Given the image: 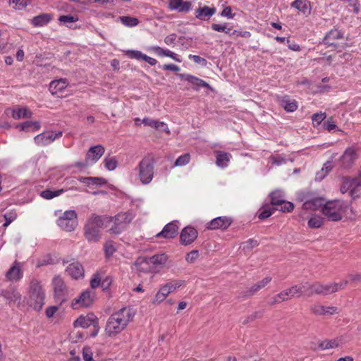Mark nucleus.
<instances>
[{"label":"nucleus","instance_id":"obj_13","mask_svg":"<svg viewBox=\"0 0 361 361\" xmlns=\"http://www.w3.org/2000/svg\"><path fill=\"white\" fill-rule=\"evenodd\" d=\"M62 135L63 132L61 130L56 132H46L36 135L34 140L37 145L40 146H45L51 144L55 140L61 137Z\"/></svg>","mask_w":361,"mask_h":361},{"label":"nucleus","instance_id":"obj_37","mask_svg":"<svg viewBox=\"0 0 361 361\" xmlns=\"http://www.w3.org/2000/svg\"><path fill=\"white\" fill-rule=\"evenodd\" d=\"M356 188L355 178L352 179L350 178H343L341 186V192L342 193H345L348 190H350V192H353Z\"/></svg>","mask_w":361,"mask_h":361},{"label":"nucleus","instance_id":"obj_64","mask_svg":"<svg viewBox=\"0 0 361 361\" xmlns=\"http://www.w3.org/2000/svg\"><path fill=\"white\" fill-rule=\"evenodd\" d=\"M101 282V277L99 274H94L92 278L90 280V286L92 288L94 289L99 287Z\"/></svg>","mask_w":361,"mask_h":361},{"label":"nucleus","instance_id":"obj_56","mask_svg":"<svg viewBox=\"0 0 361 361\" xmlns=\"http://www.w3.org/2000/svg\"><path fill=\"white\" fill-rule=\"evenodd\" d=\"M126 55L130 59H135L137 60H140L143 59L144 54H142L140 51L137 50H128L126 52Z\"/></svg>","mask_w":361,"mask_h":361},{"label":"nucleus","instance_id":"obj_20","mask_svg":"<svg viewBox=\"0 0 361 361\" xmlns=\"http://www.w3.org/2000/svg\"><path fill=\"white\" fill-rule=\"evenodd\" d=\"M178 226L176 221L167 224L162 231L156 235V237H163L166 239L173 238L178 234Z\"/></svg>","mask_w":361,"mask_h":361},{"label":"nucleus","instance_id":"obj_5","mask_svg":"<svg viewBox=\"0 0 361 361\" xmlns=\"http://www.w3.org/2000/svg\"><path fill=\"white\" fill-rule=\"evenodd\" d=\"M142 184L150 183L154 178V161L149 156L145 157L134 169Z\"/></svg>","mask_w":361,"mask_h":361},{"label":"nucleus","instance_id":"obj_44","mask_svg":"<svg viewBox=\"0 0 361 361\" xmlns=\"http://www.w3.org/2000/svg\"><path fill=\"white\" fill-rule=\"evenodd\" d=\"M104 164L105 168L108 171H114L117 167L118 161L115 157H106L104 159Z\"/></svg>","mask_w":361,"mask_h":361},{"label":"nucleus","instance_id":"obj_48","mask_svg":"<svg viewBox=\"0 0 361 361\" xmlns=\"http://www.w3.org/2000/svg\"><path fill=\"white\" fill-rule=\"evenodd\" d=\"M226 25H227V23H224L223 25L213 23L211 25V27L214 31L224 32L226 34L232 35H231V33L233 32L232 29L231 27H227Z\"/></svg>","mask_w":361,"mask_h":361},{"label":"nucleus","instance_id":"obj_53","mask_svg":"<svg viewBox=\"0 0 361 361\" xmlns=\"http://www.w3.org/2000/svg\"><path fill=\"white\" fill-rule=\"evenodd\" d=\"M326 118L325 113H317L312 115V120L314 126H319Z\"/></svg>","mask_w":361,"mask_h":361},{"label":"nucleus","instance_id":"obj_52","mask_svg":"<svg viewBox=\"0 0 361 361\" xmlns=\"http://www.w3.org/2000/svg\"><path fill=\"white\" fill-rule=\"evenodd\" d=\"M190 160V156L189 154H184L180 156L175 162V166H183L189 163Z\"/></svg>","mask_w":361,"mask_h":361},{"label":"nucleus","instance_id":"obj_19","mask_svg":"<svg viewBox=\"0 0 361 361\" xmlns=\"http://www.w3.org/2000/svg\"><path fill=\"white\" fill-rule=\"evenodd\" d=\"M169 8L179 13H186L192 9V3L183 0H169Z\"/></svg>","mask_w":361,"mask_h":361},{"label":"nucleus","instance_id":"obj_14","mask_svg":"<svg viewBox=\"0 0 361 361\" xmlns=\"http://www.w3.org/2000/svg\"><path fill=\"white\" fill-rule=\"evenodd\" d=\"M357 159V154L356 149L353 147H348L339 158L340 167L350 169Z\"/></svg>","mask_w":361,"mask_h":361},{"label":"nucleus","instance_id":"obj_41","mask_svg":"<svg viewBox=\"0 0 361 361\" xmlns=\"http://www.w3.org/2000/svg\"><path fill=\"white\" fill-rule=\"evenodd\" d=\"M63 189L56 190H51L49 189L44 190L40 192V196L46 200H51L54 197H58L64 192Z\"/></svg>","mask_w":361,"mask_h":361},{"label":"nucleus","instance_id":"obj_36","mask_svg":"<svg viewBox=\"0 0 361 361\" xmlns=\"http://www.w3.org/2000/svg\"><path fill=\"white\" fill-rule=\"evenodd\" d=\"M68 85L66 79H60L58 80L51 81L50 83V90L52 94H56L57 92H61L64 90Z\"/></svg>","mask_w":361,"mask_h":361},{"label":"nucleus","instance_id":"obj_8","mask_svg":"<svg viewBox=\"0 0 361 361\" xmlns=\"http://www.w3.org/2000/svg\"><path fill=\"white\" fill-rule=\"evenodd\" d=\"M57 225L63 231L71 232L78 226V215L75 210H67L59 217Z\"/></svg>","mask_w":361,"mask_h":361},{"label":"nucleus","instance_id":"obj_6","mask_svg":"<svg viewBox=\"0 0 361 361\" xmlns=\"http://www.w3.org/2000/svg\"><path fill=\"white\" fill-rule=\"evenodd\" d=\"M45 293L40 282L33 279L29 288L28 305L36 311H39L44 305Z\"/></svg>","mask_w":361,"mask_h":361},{"label":"nucleus","instance_id":"obj_51","mask_svg":"<svg viewBox=\"0 0 361 361\" xmlns=\"http://www.w3.org/2000/svg\"><path fill=\"white\" fill-rule=\"evenodd\" d=\"M78 20V18L77 17L71 15L60 16L59 18V21L67 26H68L69 23H75Z\"/></svg>","mask_w":361,"mask_h":361},{"label":"nucleus","instance_id":"obj_10","mask_svg":"<svg viewBox=\"0 0 361 361\" xmlns=\"http://www.w3.org/2000/svg\"><path fill=\"white\" fill-rule=\"evenodd\" d=\"M52 284L54 286L55 299L62 303L66 300L68 295V289L63 281V279L57 276L53 279Z\"/></svg>","mask_w":361,"mask_h":361},{"label":"nucleus","instance_id":"obj_40","mask_svg":"<svg viewBox=\"0 0 361 361\" xmlns=\"http://www.w3.org/2000/svg\"><path fill=\"white\" fill-rule=\"evenodd\" d=\"M339 345V341L336 339L324 340L319 343V348L321 350H328L336 348Z\"/></svg>","mask_w":361,"mask_h":361},{"label":"nucleus","instance_id":"obj_15","mask_svg":"<svg viewBox=\"0 0 361 361\" xmlns=\"http://www.w3.org/2000/svg\"><path fill=\"white\" fill-rule=\"evenodd\" d=\"M94 298V293L92 290H87L82 292L78 298H75L72 302V307L75 309L80 307H90Z\"/></svg>","mask_w":361,"mask_h":361},{"label":"nucleus","instance_id":"obj_4","mask_svg":"<svg viewBox=\"0 0 361 361\" xmlns=\"http://www.w3.org/2000/svg\"><path fill=\"white\" fill-rule=\"evenodd\" d=\"M348 209L352 212L346 202L336 200L326 202L322 208V213L329 221H338L341 220Z\"/></svg>","mask_w":361,"mask_h":361},{"label":"nucleus","instance_id":"obj_34","mask_svg":"<svg viewBox=\"0 0 361 361\" xmlns=\"http://www.w3.org/2000/svg\"><path fill=\"white\" fill-rule=\"evenodd\" d=\"M23 277V273L20 267L16 264L6 272V278L11 281H18Z\"/></svg>","mask_w":361,"mask_h":361},{"label":"nucleus","instance_id":"obj_45","mask_svg":"<svg viewBox=\"0 0 361 361\" xmlns=\"http://www.w3.org/2000/svg\"><path fill=\"white\" fill-rule=\"evenodd\" d=\"M104 250L106 257L109 258L116 251V249L114 247L113 242L109 240L105 242L104 245Z\"/></svg>","mask_w":361,"mask_h":361},{"label":"nucleus","instance_id":"obj_28","mask_svg":"<svg viewBox=\"0 0 361 361\" xmlns=\"http://www.w3.org/2000/svg\"><path fill=\"white\" fill-rule=\"evenodd\" d=\"M216 11L214 7L210 8L207 6H204L195 10V16L197 19L206 20L209 19L216 13Z\"/></svg>","mask_w":361,"mask_h":361},{"label":"nucleus","instance_id":"obj_1","mask_svg":"<svg viewBox=\"0 0 361 361\" xmlns=\"http://www.w3.org/2000/svg\"><path fill=\"white\" fill-rule=\"evenodd\" d=\"M135 316L130 307H124L113 313L108 319L105 326L106 334L114 337L123 331Z\"/></svg>","mask_w":361,"mask_h":361},{"label":"nucleus","instance_id":"obj_9","mask_svg":"<svg viewBox=\"0 0 361 361\" xmlns=\"http://www.w3.org/2000/svg\"><path fill=\"white\" fill-rule=\"evenodd\" d=\"M110 219L114 224L110 228V231L115 234H119L131 222L133 216L130 213H119L114 217H111Z\"/></svg>","mask_w":361,"mask_h":361},{"label":"nucleus","instance_id":"obj_25","mask_svg":"<svg viewBox=\"0 0 361 361\" xmlns=\"http://www.w3.org/2000/svg\"><path fill=\"white\" fill-rule=\"evenodd\" d=\"M291 7L298 10L305 16L310 15L312 11L311 4L308 0H295L291 3Z\"/></svg>","mask_w":361,"mask_h":361},{"label":"nucleus","instance_id":"obj_22","mask_svg":"<svg viewBox=\"0 0 361 361\" xmlns=\"http://www.w3.org/2000/svg\"><path fill=\"white\" fill-rule=\"evenodd\" d=\"M279 104L287 112H293L298 109V102L289 96L285 95L278 99Z\"/></svg>","mask_w":361,"mask_h":361},{"label":"nucleus","instance_id":"obj_35","mask_svg":"<svg viewBox=\"0 0 361 361\" xmlns=\"http://www.w3.org/2000/svg\"><path fill=\"white\" fill-rule=\"evenodd\" d=\"M271 198V204L274 208L279 207L285 201L284 194L281 190H277L269 195Z\"/></svg>","mask_w":361,"mask_h":361},{"label":"nucleus","instance_id":"obj_7","mask_svg":"<svg viewBox=\"0 0 361 361\" xmlns=\"http://www.w3.org/2000/svg\"><path fill=\"white\" fill-rule=\"evenodd\" d=\"M104 152L105 149L101 145L92 146L87 152L85 160L75 162L74 166L83 169L92 166L99 161Z\"/></svg>","mask_w":361,"mask_h":361},{"label":"nucleus","instance_id":"obj_57","mask_svg":"<svg viewBox=\"0 0 361 361\" xmlns=\"http://www.w3.org/2000/svg\"><path fill=\"white\" fill-rule=\"evenodd\" d=\"M199 252L197 250H193L188 252L185 256V260L188 263H194L196 259L199 257Z\"/></svg>","mask_w":361,"mask_h":361},{"label":"nucleus","instance_id":"obj_42","mask_svg":"<svg viewBox=\"0 0 361 361\" xmlns=\"http://www.w3.org/2000/svg\"><path fill=\"white\" fill-rule=\"evenodd\" d=\"M119 20L126 27H135L138 25L139 20L137 18L132 17V16H120Z\"/></svg>","mask_w":361,"mask_h":361},{"label":"nucleus","instance_id":"obj_63","mask_svg":"<svg viewBox=\"0 0 361 361\" xmlns=\"http://www.w3.org/2000/svg\"><path fill=\"white\" fill-rule=\"evenodd\" d=\"M10 3L14 4L18 9L25 8L30 3V0H10Z\"/></svg>","mask_w":361,"mask_h":361},{"label":"nucleus","instance_id":"obj_32","mask_svg":"<svg viewBox=\"0 0 361 361\" xmlns=\"http://www.w3.org/2000/svg\"><path fill=\"white\" fill-rule=\"evenodd\" d=\"M79 180L87 186L104 185L107 183L106 180L102 177H81Z\"/></svg>","mask_w":361,"mask_h":361},{"label":"nucleus","instance_id":"obj_46","mask_svg":"<svg viewBox=\"0 0 361 361\" xmlns=\"http://www.w3.org/2000/svg\"><path fill=\"white\" fill-rule=\"evenodd\" d=\"M332 168L333 166L331 162L327 161L325 163L324 167L322 169V171L317 173L316 179H323L327 175V173L332 170Z\"/></svg>","mask_w":361,"mask_h":361},{"label":"nucleus","instance_id":"obj_43","mask_svg":"<svg viewBox=\"0 0 361 361\" xmlns=\"http://www.w3.org/2000/svg\"><path fill=\"white\" fill-rule=\"evenodd\" d=\"M323 223L322 217L314 215L308 220L307 225L311 228H318L323 225Z\"/></svg>","mask_w":361,"mask_h":361},{"label":"nucleus","instance_id":"obj_60","mask_svg":"<svg viewBox=\"0 0 361 361\" xmlns=\"http://www.w3.org/2000/svg\"><path fill=\"white\" fill-rule=\"evenodd\" d=\"M349 282H350V281L348 279L340 283H331L333 292L336 293L340 289H343Z\"/></svg>","mask_w":361,"mask_h":361},{"label":"nucleus","instance_id":"obj_59","mask_svg":"<svg viewBox=\"0 0 361 361\" xmlns=\"http://www.w3.org/2000/svg\"><path fill=\"white\" fill-rule=\"evenodd\" d=\"M92 352L90 347L85 346L82 349V357L85 361H94L92 357Z\"/></svg>","mask_w":361,"mask_h":361},{"label":"nucleus","instance_id":"obj_47","mask_svg":"<svg viewBox=\"0 0 361 361\" xmlns=\"http://www.w3.org/2000/svg\"><path fill=\"white\" fill-rule=\"evenodd\" d=\"M263 314H264L263 310H259V311H255V312H252L251 314L247 316L244 319V321L243 322V324L245 325V324H248L249 322H252L255 321L257 319L262 318Z\"/></svg>","mask_w":361,"mask_h":361},{"label":"nucleus","instance_id":"obj_33","mask_svg":"<svg viewBox=\"0 0 361 361\" xmlns=\"http://www.w3.org/2000/svg\"><path fill=\"white\" fill-rule=\"evenodd\" d=\"M51 20V16L49 13H42L35 16L32 19V24L35 27H42L48 24Z\"/></svg>","mask_w":361,"mask_h":361},{"label":"nucleus","instance_id":"obj_50","mask_svg":"<svg viewBox=\"0 0 361 361\" xmlns=\"http://www.w3.org/2000/svg\"><path fill=\"white\" fill-rule=\"evenodd\" d=\"M33 126L35 129L38 130L40 127L39 124L37 122H32V121H25L22 123L18 124L17 128L20 130H26L30 127Z\"/></svg>","mask_w":361,"mask_h":361},{"label":"nucleus","instance_id":"obj_49","mask_svg":"<svg viewBox=\"0 0 361 361\" xmlns=\"http://www.w3.org/2000/svg\"><path fill=\"white\" fill-rule=\"evenodd\" d=\"M294 209V204L289 201L285 200L279 207L274 208L275 210H279L282 212H290Z\"/></svg>","mask_w":361,"mask_h":361},{"label":"nucleus","instance_id":"obj_30","mask_svg":"<svg viewBox=\"0 0 361 361\" xmlns=\"http://www.w3.org/2000/svg\"><path fill=\"white\" fill-rule=\"evenodd\" d=\"M308 288V285L307 283L301 285H295L290 287V288L286 289L288 297L294 298V297H300L304 294L306 295V290Z\"/></svg>","mask_w":361,"mask_h":361},{"label":"nucleus","instance_id":"obj_26","mask_svg":"<svg viewBox=\"0 0 361 361\" xmlns=\"http://www.w3.org/2000/svg\"><path fill=\"white\" fill-rule=\"evenodd\" d=\"M66 273L75 279H78L84 274L83 267L79 262H73L66 269Z\"/></svg>","mask_w":361,"mask_h":361},{"label":"nucleus","instance_id":"obj_11","mask_svg":"<svg viewBox=\"0 0 361 361\" xmlns=\"http://www.w3.org/2000/svg\"><path fill=\"white\" fill-rule=\"evenodd\" d=\"M168 259V256L164 253L154 255L149 258L138 259L135 264L139 271H144L145 269L141 267L143 264H152L154 265H163Z\"/></svg>","mask_w":361,"mask_h":361},{"label":"nucleus","instance_id":"obj_61","mask_svg":"<svg viewBox=\"0 0 361 361\" xmlns=\"http://www.w3.org/2000/svg\"><path fill=\"white\" fill-rule=\"evenodd\" d=\"M188 57L190 59L193 60L194 62L201 65L202 66H206L207 64V61L200 56L190 54Z\"/></svg>","mask_w":361,"mask_h":361},{"label":"nucleus","instance_id":"obj_38","mask_svg":"<svg viewBox=\"0 0 361 361\" xmlns=\"http://www.w3.org/2000/svg\"><path fill=\"white\" fill-rule=\"evenodd\" d=\"M288 295L286 290H284L279 293L273 296L270 300L268 302V304L271 306L274 305L276 304L280 303L283 301H286L288 300Z\"/></svg>","mask_w":361,"mask_h":361},{"label":"nucleus","instance_id":"obj_3","mask_svg":"<svg viewBox=\"0 0 361 361\" xmlns=\"http://www.w3.org/2000/svg\"><path fill=\"white\" fill-rule=\"evenodd\" d=\"M298 199L299 201L302 202V211L295 216V219L299 222L304 223L306 220L305 212L307 211H317L320 209L322 211V207L324 205V200L322 197H312L310 192H300L298 194Z\"/></svg>","mask_w":361,"mask_h":361},{"label":"nucleus","instance_id":"obj_27","mask_svg":"<svg viewBox=\"0 0 361 361\" xmlns=\"http://www.w3.org/2000/svg\"><path fill=\"white\" fill-rule=\"evenodd\" d=\"M142 123H143L145 126H149L154 129H161L166 132L167 134H170L169 128H168L167 124L164 122L145 117L142 119Z\"/></svg>","mask_w":361,"mask_h":361},{"label":"nucleus","instance_id":"obj_58","mask_svg":"<svg viewBox=\"0 0 361 361\" xmlns=\"http://www.w3.org/2000/svg\"><path fill=\"white\" fill-rule=\"evenodd\" d=\"M273 210H275L274 208L272 209L270 207H264L261 209L260 213L259 214L258 217L261 219H264L269 217L273 214Z\"/></svg>","mask_w":361,"mask_h":361},{"label":"nucleus","instance_id":"obj_2","mask_svg":"<svg viewBox=\"0 0 361 361\" xmlns=\"http://www.w3.org/2000/svg\"><path fill=\"white\" fill-rule=\"evenodd\" d=\"M104 218L103 216L92 214L86 220L83 235L88 243H97L102 239Z\"/></svg>","mask_w":361,"mask_h":361},{"label":"nucleus","instance_id":"obj_12","mask_svg":"<svg viewBox=\"0 0 361 361\" xmlns=\"http://www.w3.org/2000/svg\"><path fill=\"white\" fill-rule=\"evenodd\" d=\"M307 285H308V288L306 290V296L307 297H310L313 294L329 295L334 293L331 283L328 284H322L319 283L309 284L307 283Z\"/></svg>","mask_w":361,"mask_h":361},{"label":"nucleus","instance_id":"obj_24","mask_svg":"<svg viewBox=\"0 0 361 361\" xmlns=\"http://www.w3.org/2000/svg\"><path fill=\"white\" fill-rule=\"evenodd\" d=\"M311 311L316 315H332L337 313V307L334 306H324L319 304H315L311 306Z\"/></svg>","mask_w":361,"mask_h":361},{"label":"nucleus","instance_id":"obj_62","mask_svg":"<svg viewBox=\"0 0 361 361\" xmlns=\"http://www.w3.org/2000/svg\"><path fill=\"white\" fill-rule=\"evenodd\" d=\"M259 243L257 240L253 239H249L246 242L243 243V250H251L254 247L258 246Z\"/></svg>","mask_w":361,"mask_h":361},{"label":"nucleus","instance_id":"obj_18","mask_svg":"<svg viewBox=\"0 0 361 361\" xmlns=\"http://www.w3.org/2000/svg\"><path fill=\"white\" fill-rule=\"evenodd\" d=\"M344 38V32L338 29H332L329 31L324 37L323 42L328 47H334L338 48V45L336 40L343 39Z\"/></svg>","mask_w":361,"mask_h":361},{"label":"nucleus","instance_id":"obj_16","mask_svg":"<svg viewBox=\"0 0 361 361\" xmlns=\"http://www.w3.org/2000/svg\"><path fill=\"white\" fill-rule=\"evenodd\" d=\"M233 220L228 216H219L213 219L207 224V228L210 230L221 229L225 230L228 228Z\"/></svg>","mask_w":361,"mask_h":361},{"label":"nucleus","instance_id":"obj_21","mask_svg":"<svg viewBox=\"0 0 361 361\" xmlns=\"http://www.w3.org/2000/svg\"><path fill=\"white\" fill-rule=\"evenodd\" d=\"M178 76L181 79H183L185 81H188V82L195 85V89L196 90H198L200 87H206L208 89H211V86L207 82L194 75L181 73L178 74Z\"/></svg>","mask_w":361,"mask_h":361},{"label":"nucleus","instance_id":"obj_29","mask_svg":"<svg viewBox=\"0 0 361 361\" xmlns=\"http://www.w3.org/2000/svg\"><path fill=\"white\" fill-rule=\"evenodd\" d=\"M216 164L219 167L226 168L228 165V162L230 161V159L231 158V155L224 151H216Z\"/></svg>","mask_w":361,"mask_h":361},{"label":"nucleus","instance_id":"obj_55","mask_svg":"<svg viewBox=\"0 0 361 361\" xmlns=\"http://www.w3.org/2000/svg\"><path fill=\"white\" fill-rule=\"evenodd\" d=\"M270 159L271 160V163L276 166H281V165L286 164L287 162V160L286 159V158L283 156H282L281 154L271 156L270 157Z\"/></svg>","mask_w":361,"mask_h":361},{"label":"nucleus","instance_id":"obj_23","mask_svg":"<svg viewBox=\"0 0 361 361\" xmlns=\"http://www.w3.org/2000/svg\"><path fill=\"white\" fill-rule=\"evenodd\" d=\"M0 295L9 302H18L19 304L21 300V295L13 287L2 289L0 291Z\"/></svg>","mask_w":361,"mask_h":361},{"label":"nucleus","instance_id":"obj_31","mask_svg":"<svg viewBox=\"0 0 361 361\" xmlns=\"http://www.w3.org/2000/svg\"><path fill=\"white\" fill-rule=\"evenodd\" d=\"M11 111L12 117L14 119L30 118L32 112L27 108L8 109L6 111Z\"/></svg>","mask_w":361,"mask_h":361},{"label":"nucleus","instance_id":"obj_17","mask_svg":"<svg viewBox=\"0 0 361 361\" xmlns=\"http://www.w3.org/2000/svg\"><path fill=\"white\" fill-rule=\"evenodd\" d=\"M197 231L192 226L185 227L180 234V243L183 245L191 244L197 238Z\"/></svg>","mask_w":361,"mask_h":361},{"label":"nucleus","instance_id":"obj_39","mask_svg":"<svg viewBox=\"0 0 361 361\" xmlns=\"http://www.w3.org/2000/svg\"><path fill=\"white\" fill-rule=\"evenodd\" d=\"M94 319H90L84 316H80L73 323L75 327H82L83 329L90 326Z\"/></svg>","mask_w":361,"mask_h":361},{"label":"nucleus","instance_id":"obj_54","mask_svg":"<svg viewBox=\"0 0 361 361\" xmlns=\"http://www.w3.org/2000/svg\"><path fill=\"white\" fill-rule=\"evenodd\" d=\"M184 283V281L183 280H172L169 281L166 284L169 289H170V292L172 293L175 291L177 288H180Z\"/></svg>","mask_w":361,"mask_h":361}]
</instances>
